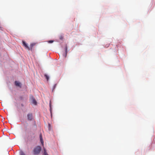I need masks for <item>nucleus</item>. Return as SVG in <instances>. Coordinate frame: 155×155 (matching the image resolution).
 I'll return each mask as SVG.
<instances>
[{
	"label": "nucleus",
	"instance_id": "obj_6",
	"mask_svg": "<svg viewBox=\"0 0 155 155\" xmlns=\"http://www.w3.org/2000/svg\"><path fill=\"white\" fill-rule=\"evenodd\" d=\"M39 137L41 142L42 144H43L44 142L42 139V135L41 134H40Z\"/></svg>",
	"mask_w": 155,
	"mask_h": 155
},
{
	"label": "nucleus",
	"instance_id": "obj_14",
	"mask_svg": "<svg viewBox=\"0 0 155 155\" xmlns=\"http://www.w3.org/2000/svg\"><path fill=\"white\" fill-rule=\"evenodd\" d=\"M62 36H61L60 37V39H62Z\"/></svg>",
	"mask_w": 155,
	"mask_h": 155
},
{
	"label": "nucleus",
	"instance_id": "obj_8",
	"mask_svg": "<svg viewBox=\"0 0 155 155\" xmlns=\"http://www.w3.org/2000/svg\"><path fill=\"white\" fill-rule=\"evenodd\" d=\"M65 54L64 55V58H66L67 56V46L66 45L65 46Z\"/></svg>",
	"mask_w": 155,
	"mask_h": 155
},
{
	"label": "nucleus",
	"instance_id": "obj_4",
	"mask_svg": "<svg viewBox=\"0 0 155 155\" xmlns=\"http://www.w3.org/2000/svg\"><path fill=\"white\" fill-rule=\"evenodd\" d=\"M15 85L20 87H21V84L20 82L17 81H15Z\"/></svg>",
	"mask_w": 155,
	"mask_h": 155
},
{
	"label": "nucleus",
	"instance_id": "obj_3",
	"mask_svg": "<svg viewBox=\"0 0 155 155\" xmlns=\"http://www.w3.org/2000/svg\"><path fill=\"white\" fill-rule=\"evenodd\" d=\"M31 100L32 103L35 105H36L37 104V102L33 97H31Z\"/></svg>",
	"mask_w": 155,
	"mask_h": 155
},
{
	"label": "nucleus",
	"instance_id": "obj_11",
	"mask_svg": "<svg viewBox=\"0 0 155 155\" xmlns=\"http://www.w3.org/2000/svg\"><path fill=\"white\" fill-rule=\"evenodd\" d=\"M54 42V41H53V40H50V41H48V43H52V42Z\"/></svg>",
	"mask_w": 155,
	"mask_h": 155
},
{
	"label": "nucleus",
	"instance_id": "obj_1",
	"mask_svg": "<svg viewBox=\"0 0 155 155\" xmlns=\"http://www.w3.org/2000/svg\"><path fill=\"white\" fill-rule=\"evenodd\" d=\"M41 150V147L39 146H37L35 147L33 149V151L35 155H38Z\"/></svg>",
	"mask_w": 155,
	"mask_h": 155
},
{
	"label": "nucleus",
	"instance_id": "obj_2",
	"mask_svg": "<svg viewBox=\"0 0 155 155\" xmlns=\"http://www.w3.org/2000/svg\"><path fill=\"white\" fill-rule=\"evenodd\" d=\"M28 119L29 120H31L33 118L32 115V114H29L27 115Z\"/></svg>",
	"mask_w": 155,
	"mask_h": 155
},
{
	"label": "nucleus",
	"instance_id": "obj_10",
	"mask_svg": "<svg viewBox=\"0 0 155 155\" xmlns=\"http://www.w3.org/2000/svg\"><path fill=\"white\" fill-rule=\"evenodd\" d=\"M44 155H48V154L46 152V150L45 148H44Z\"/></svg>",
	"mask_w": 155,
	"mask_h": 155
},
{
	"label": "nucleus",
	"instance_id": "obj_5",
	"mask_svg": "<svg viewBox=\"0 0 155 155\" xmlns=\"http://www.w3.org/2000/svg\"><path fill=\"white\" fill-rule=\"evenodd\" d=\"M22 43H23V46L25 47V48H26L28 49V50H29V49H30V48H29V47L28 46L27 44L26 43V42L25 41H23Z\"/></svg>",
	"mask_w": 155,
	"mask_h": 155
},
{
	"label": "nucleus",
	"instance_id": "obj_13",
	"mask_svg": "<svg viewBox=\"0 0 155 155\" xmlns=\"http://www.w3.org/2000/svg\"><path fill=\"white\" fill-rule=\"evenodd\" d=\"M50 112H51V104H50Z\"/></svg>",
	"mask_w": 155,
	"mask_h": 155
},
{
	"label": "nucleus",
	"instance_id": "obj_7",
	"mask_svg": "<svg viewBox=\"0 0 155 155\" xmlns=\"http://www.w3.org/2000/svg\"><path fill=\"white\" fill-rule=\"evenodd\" d=\"M35 45V43H31L30 44V48L29 47V48L31 49H29V50H32L33 47V46L34 45Z\"/></svg>",
	"mask_w": 155,
	"mask_h": 155
},
{
	"label": "nucleus",
	"instance_id": "obj_12",
	"mask_svg": "<svg viewBox=\"0 0 155 155\" xmlns=\"http://www.w3.org/2000/svg\"><path fill=\"white\" fill-rule=\"evenodd\" d=\"M20 155H25L23 152H22L21 153Z\"/></svg>",
	"mask_w": 155,
	"mask_h": 155
},
{
	"label": "nucleus",
	"instance_id": "obj_9",
	"mask_svg": "<svg viewBox=\"0 0 155 155\" xmlns=\"http://www.w3.org/2000/svg\"><path fill=\"white\" fill-rule=\"evenodd\" d=\"M44 76L45 78H46V79H47V80L48 81L49 78V76L46 74H45Z\"/></svg>",
	"mask_w": 155,
	"mask_h": 155
}]
</instances>
